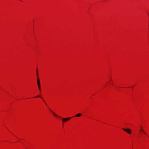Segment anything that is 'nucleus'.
<instances>
[{
  "label": "nucleus",
  "mask_w": 149,
  "mask_h": 149,
  "mask_svg": "<svg viewBox=\"0 0 149 149\" xmlns=\"http://www.w3.org/2000/svg\"><path fill=\"white\" fill-rule=\"evenodd\" d=\"M37 83L39 89L40 90V91H41V87H40V81L39 78L38 77L37 78Z\"/></svg>",
  "instance_id": "1"
},
{
  "label": "nucleus",
  "mask_w": 149,
  "mask_h": 149,
  "mask_svg": "<svg viewBox=\"0 0 149 149\" xmlns=\"http://www.w3.org/2000/svg\"><path fill=\"white\" fill-rule=\"evenodd\" d=\"M58 117L60 118H61L62 119V122L63 123H64V122H65L68 120H70L71 118H61L60 116H58Z\"/></svg>",
  "instance_id": "2"
},
{
  "label": "nucleus",
  "mask_w": 149,
  "mask_h": 149,
  "mask_svg": "<svg viewBox=\"0 0 149 149\" xmlns=\"http://www.w3.org/2000/svg\"><path fill=\"white\" fill-rule=\"evenodd\" d=\"M123 130L129 134H130L132 132L131 130L129 129L123 128Z\"/></svg>",
  "instance_id": "3"
},
{
  "label": "nucleus",
  "mask_w": 149,
  "mask_h": 149,
  "mask_svg": "<svg viewBox=\"0 0 149 149\" xmlns=\"http://www.w3.org/2000/svg\"><path fill=\"white\" fill-rule=\"evenodd\" d=\"M139 132H144V130L143 129V127L141 126L140 127Z\"/></svg>",
  "instance_id": "4"
},
{
  "label": "nucleus",
  "mask_w": 149,
  "mask_h": 149,
  "mask_svg": "<svg viewBox=\"0 0 149 149\" xmlns=\"http://www.w3.org/2000/svg\"><path fill=\"white\" fill-rule=\"evenodd\" d=\"M50 111L53 113L54 115L56 117V116H58L53 111H52L51 110H50Z\"/></svg>",
  "instance_id": "5"
},
{
  "label": "nucleus",
  "mask_w": 149,
  "mask_h": 149,
  "mask_svg": "<svg viewBox=\"0 0 149 149\" xmlns=\"http://www.w3.org/2000/svg\"><path fill=\"white\" fill-rule=\"evenodd\" d=\"M81 116V114L80 113H78V114L76 115L75 116L76 117H78L80 116Z\"/></svg>",
  "instance_id": "6"
},
{
  "label": "nucleus",
  "mask_w": 149,
  "mask_h": 149,
  "mask_svg": "<svg viewBox=\"0 0 149 149\" xmlns=\"http://www.w3.org/2000/svg\"><path fill=\"white\" fill-rule=\"evenodd\" d=\"M40 97L39 96H37V97ZM41 98L43 100V101H44V102L46 104V102H45V100H44L42 98V97H41Z\"/></svg>",
  "instance_id": "7"
},
{
  "label": "nucleus",
  "mask_w": 149,
  "mask_h": 149,
  "mask_svg": "<svg viewBox=\"0 0 149 149\" xmlns=\"http://www.w3.org/2000/svg\"><path fill=\"white\" fill-rule=\"evenodd\" d=\"M143 133H144V134H145L146 135H147V134H146V133L144 131V132H143Z\"/></svg>",
  "instance_id": "8"
},
{
  "label": "nucleus",
  "mask_w": 149,
  "mask_h": 149,
  "mask_svg": "<svg viewBox=\"0 0 149 149\" xmlns=\"http://www.w3.org/2000/svg\"><path fill=\"white\" fill-rule=\"evenodd\" d=\"M36 74H37V75H38V74L37 69L36 70Z\"/></svg>",
  "instance_id": "9"
}]
</instances>
